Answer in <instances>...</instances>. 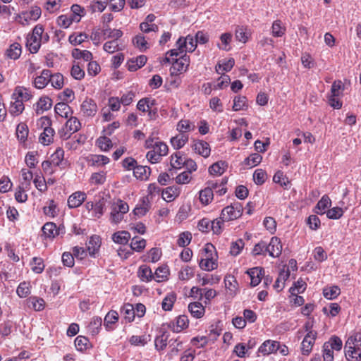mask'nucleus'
I'll list each match as a JSON object with an SVG mask.
<instances>
[{
	"instance_id": "nucleus-1",
	"label": "nucleus",
	"mask_w": 361,
	"mask_h": 361,
	"mask_svg": "<svg viewBox=\"0 0 361 361\" xmlns=\"http://www.w3.org/2000/svg\"><path fill=\"white\" fill-rule=\"evenodd\" d=\"M344 350L348 361H361V332L355 333L348 338Z\"/></svg>"
},
{
	"instance_id": "nucleus-2",
	"label": "nucleus",
	"mask_w": 361,
	"mask_h": 361,
	"mask_svg": "<svg viewBox=\"0 0 361 361\" xmlns=\"http://www.w3.org/2000/svg\"><path fill=\"white\" fill-rule=\"evenodd\" d=\"M227 181L228 180L226 178H224L221 180V183L219 184V186L221 187V188L219 190H217V187L219 185L217 181L209 182L208 186L200 191L199 198L200 202L205 205L211 202L214 197V190L220 196L224 195L227 190L226 188L225 187V185L227 183Z\"/></svg>"
},
{
	"instance_id": "nucleus-3",
	"label": "nucleus",
	"mask_w": 361,
	"mask_h": 361,
	"mask_svg": "<svg viewBox=\"0 0 361 361\" xmlns=\"http://www.w3.org/2000/svg\"><path fill=\"white\" fill-rule=\"evenodd\" d=\"M168 150V146L165 143L157 142L154 148L147 153L146 157L152 164L158 163L161 161V157L167 154Z\"/></svg>"
},
{
	"instance_id": "nucleus-4",
	"label": "nucleus",
	"mask_w": 361,
	"mask_h": 361,
	"mask_svg": "<svg viewBox=\"0 0 361 361\" xmlns=\"http://www.w3.org/2000/svg\"><path fill=\"white\" fill-rule=\"evenodd\" d=\"M197 44L195 37L190 35L186 37H180L176 42V46L178 47L180 53L194 51L197 47Z\"/></svg>"
},
{
	"instance_id": "nucleus-5",
	"label": "nucleus",
	"mask_w": 361,
	"mask_h": 361,
	"mask_svg": "<svg viewBox=\"0 0 361 361\" xmlns=\"http://www.w3.org/2000/svg\"><path fill=\"white\" fill-rule=\"evenodd\" d=\"M189 66V57L184 54L183 56L179 58L178 59H176L174 62H173V66L171 69L172 75H177L179 73L186 71L188 67Z\"/></svg>"
},
{
	"instance_id": "nucleus-6",
	"label": "nucleus",
	"mask_w": 361,
	"mask_h": 361,
	"mask_svg": "<svg viewBox=\"0 0 361 361\" xmlns=\"http://www.w3.org/2000/svg\"><path fill=\"white\" fill-rule=\"evenodd\" d=\"M80 111L84 116L92 117L97 111V106L92 99H86L80 106Z\"/></svg>"
},
{
	"instance_id": "nucleus-7",
	"label": "nucleus",
	"mask_w": 361,
	"mask_h": 361,
	"mask_svg": "<svg viewBox=\"0 0 361 361\" xmlns=\"http://www.w3.org/2000/svg\"><path fill=\"white\" fill-rule=\"evenodd\" d=\"M282 251L281 240L277 237H272L269 244L267 243V253L272 257H278Z\"/></svg>"
},
{
	"instance_id": "nucleus-8",
	"label": "nucleus",
	"mask_w": 361,
	"mask_h": 361,
	"mask_svg": "<svg viewBox=\"0 0 361 361\" xmlns=\"http://www.w3.org/2000/svg\"><path fill=\"white\" fill-rule=\"evenodd\" d=\"M246 273L250 277V285L253 287L257 286L264 275V270L262 267H256L249 269Z\"/></svg>"
},
{
	"instance_id": "nucleus-9",
	"label": "nucleus",
	"mask_w": 361,
	"mask_h": 361,
	"mask_svg": "<svg viewBox=\"0 0 361 361\" xmlns=\"http://www.w3.org/2000/svg\"><path fill=\"white\" fill-rule=\"evenodd\" d=\"M192 149L204 158L210 155L211 149L208 142L204 140L195 141L192 145Z\"/></svg>"
},
{
	"instance_id": "nucleus-10",
	"label": "nucleus",
	"mask_w": 361,
	"mask_h": 361,
	"mask_svg": "<svg viewBox=\"0 0 361 361\" xmlns=\"http://www.w3.org/2000/svg\"><path fill=\"white\" fill-rule=\"evenodd\" d=\"M150 207L151 204L148 197H143L140 200V203L136 205L133 212L135 216L141 217L148 212Z\"/></svg>"
},
{
	"instance_id": "nucleus-11",
	"label": "nucleus",
	"mask_w": 361,
	"mask_h": 361,
	"mask_svg": "<svg viewBox=\"0 0 361 361\" xmlns=\"http://www.w3.org/2000/svg\"><path fill=\"white\" fill-rule=\"evenodd\" d=\"M86 194L83 192L78 191L73 193L68 199V206L69 208H77L80 206L86 199Z\"/></svg>"
},
{
	"instance_id": "nucleus-12",
	"label": "nucleus",
	"mask_w": 361,
	"mask_h": 361,
	"mask_svg": "<svg viewBox=\"0 0 361 361\" xmlns=\"http://www.w3.org/2000/svg\"><path fill=\"white\" fill-rule=\"evenodd\" d=\"M51 76V71L49 69H44L42 71L41 75L37 76L34 81V86L37 89H43L49 83V78Z\"/></svg>"
},
{
	"instance_id": "nucleus-13",
	"label": "nucleus",
	"mask_w": 361,
	"mask_h": 361,
	"mask_svg": "<svg viewBox=\"0 0 361 361\" xmlns=\"http://www.w3.org/2000/svg\"><path fill=\"white\" fill-rule=\"evenodd\" d=\"M52 106V101L49 97H42L35 105V110L37 115L48 111Z\"/></svg>"
},
{
	"instance_id": "nucleus-14",
	"label": "nucleus",
	"mask_w": 361,
	"mask_h": 361,
	"mask_svg": "<svg viewBox=\"0 0 361 361\" xmlns=\"http://www.w3.org/2000/svg\"><path fill=\"white\" fill-rule=\"evenodd\" d=\"M279 347L280 343L279 342L268 340L262 343L259 348V351L264 355H269L279 350Z\"/></svg>"
},
{
	"instance_id": "nucleus-15",
	"label": "nucleus",
	"mask_w": 361,
	"mask_h": 361,
	"mask_svg": "<svg viewBox=\"0 0 361 361\" xmlns=\"http://www.w3.org/2000/svg\"><path fill=\"white\" fill-rule=\"evenodd\" d=\"M317 337V336L305 335L301 343V351L302 355H308L310 353Z\"/></svg>"
},
{
	"instance_id": "nucleus-16",
	"label": "nucleus",
	"mask_w": 361,
	"mask_h": 361,
	"mask_svg": "<svg viewBox=\"0 0 361 361\" xmlns=\"http://www.w3.org/2000/svg\"><path fill=\"white\" fill-rule=\"evenodd\" d=\"M188 310L191 315L197 319L202 317L205 312L204 307L200 302H190L188 305Z\"/></svg>"
},
{
	"instance_id": "nucleus-17",
	"label": "nucleus",
	"mask_w": 361,
	"mask_h": 361,
	"mask_svg": "<svg viewBox=\"0 0 361 361\" xmlns=\"http://www.w3.org/2000/svg\"><path fill=\"white\" fill-rule=\"evenodd\" d=\"M101 245L100 238L98 235L92 236L88 242L87 250L91 257H94Z\"/></svg>"
},
{
	"instance_id": "nucleus-18",
	"label": "nucleus",
	"mask_w": 361,
	"mask_h": 361,
	"mask_svg": "<svg viewBox=\"0 0 361 361\" xmlns=\"http://www.w3.org/2000/svg\"><path fill=\"white\" fill-rule=\"evenodd\" d=\"M331 201L328 195H324L321 200L317 202L314 212L315 213L322 215L326 213V209L331 206Z\"/></svg>"
},
{
	"instance_id": "nucleus-19",
	"label": "nucleus",
	"mask_w": 361,
	"mask_h": 361,
	"mask_svg": "<svg viewBox=\"0 0 361 361\" xmlns=\"http://www.w3.org/2000/svg\"><path fill=\"white\" fill-rule=\"evenodd\" d=\"M137 275L143 282H149L154 279V274L149 267L142 265L139 267Z\"/></svg>"
},
{
	"instance_id": "nucleus-20",
	"label": "nucleus",
	"mask_w": 361,
	"mask_h": 361,
	"mask_svg": "<svg viewBox=\"0 0 361 361\" xmlns=\"http://www.w3.org/2000/svg\"><path fill=\"white\" fill-rule=\"evenodd\" d=\"M54 111L56 114L66 118L71 116L73 113L71 106L64 102H59L56 104L54 107Z\"/></svg>"
},
{
	"instance_id": "nucleus-21",
	"label": "nucleus",
	"mask_w": 361,
	"mask_h": 361,
	"mask_svg": "<svg viewBox=\"0 0 361 361\" xmlns=\"http://www.w3.org/2000/svg\"><path fill=\"white\" fill-rule=\"evenodd\" d=\"M12 99H14V102H11V105L9 107V112L13 116H18L20 115L24 110V104L22 100L18 99V97H12Z\"/></svg>"
},
{
	"instance_id": "nucleus-22",
	"label": "nucleus",
	"mask_w": 361,
	"mask_h": 361,
	"mask_svg": "<svg viewBox=\"0 0 361 361\" xmlns=\"http://www.w3.org/2000/svg\"><path fill=\"white\" fill-rule=\"evenodd\" d=\"M188 141V135L180 133L171 137V144L176 149L182 148Z\"/></svg>"
},
{
	"instance_id": "nucleus-23",
	"label": "nucleus",
	"mask_w": 361,
	"mask_h": 361,
	"mask_svg": "<svg viewBox=\"0 0 361 361\" xmlns=\"http://www.w3.org/2000/svg\"><path fill=\"white\" fill-rule=\"evenodd\" d=\"M12 97H18V99L22 101H28L32 98V96L29 89L24 87L18 86L16 87L14 92L12 94Z\"/></svg>"
},
{
	"instance_id": "nucleus-24",
	"label": "nucleus",
	"mask_w": 361,
	"mask_h": 361,
	"mask_svg": "<svg viewBox=\"0 0 361 361\" xmlns=\"http://www.w3.org/2000/svg\"><path fill=\"white\" fill-rule=\"evenodd\" d=\"M121 312L123 315L125 320L128 322H132L135 319V307L130 303L125 304L121 309Z\"/></svg>"
},
{
	"instance_id": "nucleus-25",
	"label": "nucleus",
	"mask_w": 361,
	"mask_h": 361,
	"mask_svg": "<svg viewBox=\"0 0 361 361\" xmlns=\"http://www.w3.org/2000/svg\"><path fill=\"white\" fill-rule=\"evenodd\" d=\"M104 39L111 38L112 40H118L123 35V32L118 29H111L109 26L104 27L102 30Z\"/></svg>"
},
{
	"instance_id": "nucleus-26",
	"label": "nucleus",
	"mask_w": 361,
	"mask_h": 361,
	"mask_svg": "<svg viewBox=\"0 0 361 361\" xmlns=\"http://www.w3.org/2000/svg\"><path fill=\"white\" fill-rule=\"evenodd\" d=\"M54 134L55 131L51 127L44 128L39 136V142L44 145H49L53 141Z\"/></svg>"
},
{
	"instance_id": "nucleus-27",
	"label": "nucleus",
	"mask_w": 361,
	"mask_h": 361,
	"mask_svg": "<svg viewBox=\"0 0 361 361\" xmlns=\"http://www.w3.org/2000/svg\"><path fill=\"white\" fill-rule=\"evenodd\" d=\"M112 240L118 244L126 245L130 238V234L126 231H118L112 235Z\"/></svg>"
},
{
	"instance_id": "nucleus-28",
	"label": "nucleus",
	"mask_w": 361,
	"mask_h": 361,
	"mask_svg": "<svg viewBox=\"0 0 361 361\" xmlns=\"http://www.w3.org/2000/svg\"><path fill=\"white\" fill-rule=\"evenodd\" d=\"M72 56L75 59H82L84 61H90L92 59V54L88 50H80L75 48L72 51Z\"/></svg>"
},
{
	"instance_id": "nucleus-29",
	"label": "nucleus",
	"mask_w": 361,
	"mask_h": 361,
	"mask_svg": "<svg viewBox=\"0 0 361 361\" xmlns=\"http://www.w3.org/2000/svg\"><path fill=\"white\" fill-rule=\"evenodd\" d=\"M189 320L186 315H180L176 319L175 323L173 324V331L175 332H180L188 326Z\"/></svg>"
},
{
	"instance_id": "nucleus-30",
	"label": "nucleus",
	"mask_w": 361,
	"mask_h": 361,
	"mask_svg": "<svg viewBox=\"0 0 361 361\" xmlns=\"http://www.w3.org/2000/svg\"><path fill=\"white\" fill-rule=\"evenodd\" d=\"M186 157L181 154V152H178L171 156V166L174 169H180L184 166Z\"/></svg>"
},
{
	"instance_id": "nucleus-31",
	"label": "nucleus",
	"mask_w": 361,
	"mask_h": 361,
	"mask_svg": "<svg viewBox=\"0 0 361 361\" xmlns=\"http://www.w3.org/2000/svg\"><path fill=\"white\" fill-rule=\"evenodd\" d=\"M41 39L35 38L30 35L28 36L27 38L26 46L28 48L30 53L35 54L39 49L41 47Z\"/></svg>"
},
{
	"instance_id": "nucleus-32",
	"label": "nucleus",
	"mask_w": 361,
	"mask_h": 361,
	"mask_svg": "<svg viewBox=\"0 0 361 361\" xmlns=\"http://www.w3.org/2000/svg\"><path fill=\"white\" fill-rule=\"evenodd\" d=\"M118 319V314L116 311L109 312L104 317V324L108 331L111 330L113 328L112 324L116 323Z\"/></svg>"
},
{
	"instance_id": "nucleus-33",
	"label": "nucleus",
	"mask_w": 361,
	"mask_h": 361,
	"mask_svg": "<svg viewBox=\"0 0 361 361\" xmlns=\"http://www.w3.org/2000/svg\"><path fill=\"white\" fill-rule=\"evenodd\" d=\"M42 11L38 6L32 7L30 10L23 13L25 20H37L41 16Z\"/></svg>"
},
{
	"instance_id": "nucleus-34",
	"label": "nucleus",
	"mask_w": 361,
	"mask_h": 361,
	"mask_svg": "<svg viewBox=\"0 0 361 361\" xmlns=\"http://www.w3.org/2000/svg\"><path fill=\"white\" fill-rule=\"evenodd\" d=\"M290 273L288 271H281L279 273V275L277 279L274 284V288L278 291H281L284 288L285 281L289 278Z\"/></svg>"
},
{
	"instance_id": "nucleus-35",
	"label": "nucleus",
	"mask_w": 361,
	"mask_h": 361,
	"mask_svg": "<svg viewBox=\"0 0 361 361\" xmlns=\"http://www.w3.org/2000/svg\"><path fill=\"white\" fill-rule=\"evenodd\" d=\"M21 46L18 43L12 44L6 51V56L13 60L18 59L21 54Z\"/></svg>"
},
{
	"instance_id": "nucleus-36",
	"label": "nucleus",
	"mask_w": 361,
	"mask_h": 361,
	"mask_svg": "<svg viewBox=\"0 0 361 361\" xmlns=\"http://www.w3.org/2000/svg\"><path fill=\"white\" fill-rule=\"evenodd\" d=\"M44 235L47 238H54L59 235L56 225L52 222L46 223L42 227Z\"/></svg>"
},
{
	"instance_id": "nucleus-37",
	"label": "nucleus",
	"mask_w": 361,
	"mask_h": 361,
	"mask_svg": "<svg viewBox=\"0 0 361 361\" xmlns=\"http://www.w3.org/2000/svg\"><path fill=\"white\" fill-rule=\"evenodd\" d=\"M227 164L226 161H220L213 164L209 168V172L212 175H221L226 170Z\"/></svg>"
},
{
	"instance_id": "nucleus-38",
	"label": "nucleus",
	"mask_w": 361,
	"mask_h": 361,
	"mask_svg": "<svg viewBox=\"0 0 361 361\" xmlns=\"http://www.w3.org/2000/svg\"><path fill=\"white\" fill-rule=\"evenodd\" d=\"M176 300V295L174 293H168L164 298L161 307L165 311H170L172 310L173 304Z\"/></svg>"
},
{
	"instance_id": "nucleus-39",
	"label": "nucleus",
	"mask_w": 361,
	"mask_h": 361,
	"mask_svg": "<svg viewBox=\"0 0 361 361\" xmlns=\"http://www.w3.org/2000/svg\"><path fill=\"white\" fill-rule=\"evenodd\" d=\"M49 80L51 86L55 89H61L64 85L63 76L59 73L54 74L51 73V76L49 78Z\"/></svg>"
},
{
	"instance_id": "nucleus-40",
	"label": "nucleus",
	"mask_w": 361,
	"mask_h": 361,
	"mask_svg": "<svg viewBox=\"0 0 361 361\" xmlns=\"http://www.w3.org/2000/svg\"><path fill=\"white\" fill-rule=\"evenodd\" d=\"M235 209L232 207V205H229L224 208L221 213V219H223V221H231L233 219H238V216H235Z\"/></svg>"
},
{
	"instance_id": "nucleus-41",
	"label": "nucleus",
	"mask_w": 361,
	"mask_h": 361,
	"mask_svg": "<svg viewBox=\"0 0 361 361\" xmlns=\"http://www.w3.org/2000/svg\"><path fill=\"white\" fill-rule=\"evenodd\" d=\"M247 99L245 96H238L233 99V109L235 111L244 110L247 108Z\"/></svg>"
},
{
	"instance_id": "nucleus-42",
	"label": "nucleus",
	"mask_w": 361,
	"mask_h": 361,
	"mask_svg": "<svg viewBox=\"0 0 361 361\" xmlns=\"http://www.w3.org/2000/svg\"><path fill=\"white\" fill-rule=\"evenodd\" d=\"M30 264L31 266L32 271L36 274L42 273L44 271L45 267L43 259L37 257H35L32 259Z\"/></svg>"
},
{
	"instance_id": "nucleus-43",
	"label": "nucleus",
	"mask_w": 361,
	"mask_h": 361,
	"mask_svg": "<svg viewBox=\"0 0 361 361\" xmlns=\"http://www.w3.org/2000/svg\"><path fill=\"white\" fill-rule=\"evenodd\" d=\"M133 173L137 178L147 179L150 175V168L148 166H136Z\"/></svg>"
},
{
	"instance_id": "nucleus-44",
	"label": "nucleus",
	"mask_w": 361,
	"mask_h": 361,
	"mask_svg": "<svg viewBox=\"0 0 361 361\" xmlns=\"http://www.w3.org/2000/svg\"><path fill=\"white\" fill-rule=\"evenodd\" d=\"M169 336L166 332H163L161 335L157 336L154 340L155 348L157 350H164L167 345Z\"/></svg>"
},
{
	"instance_id": "nucleus-45",
	"label": "nucleus",
	"mask_w": 361,
	"mask_h": 361,
	"mask_svg": "<svg viewBox=\"0 0 361 361\" xmlns=\"http://www.w3.org/2000/svg\"><path fill=\"white\" fill-rule=\"evenodd\" d=\"M199 265L202 269L205 271H212L216 267L215 261L210 257V255H207L205 259H202Z\"/></svg>"
},
{
	"instance_id": "nucleus-46",
	"label": "nucleus",
	"mask_w": 361,
	"mask_h": 361,
	"mask_svg": "<svg viewBox=\"0 0 361 361\" xmlns=\"http://www.w3.org/2000/svg\"><path fill=\"white\" fill-rule=\"evenodd\" d=\"M29 130L25 123H20L16 128V135L20 142H25L27 140Z\"/></svg>"
},
{
	"instance_id": "nucleus-47",
	"label": "nucleus",
	"mask_w": 361,
	"mask_h": 361,
	"mask_svg": "<svg viewBox=\"0 0 361 361\" xmlns=\"http://www.w3.org/2000/svg\"><path fill=\"white\" fill-rule=\"evenodd\" d=\"M341 293L340 288L336 286H331L323 290L324 296L328 300H333L337 298Z\"/></svg>"
},
{
	"instance_id": "nucleus-48",
	"label": "nucleus",
	"mask_w": 361,
	"mask_h": 361,
	"mask_svg": "<svg viewBox=\"0 0 361 361\" xmlns=\"http://www.w3.org/2000/svg\"><path fill=\"white\" fill-rule=\"evenodd\" d=\"M81 124L76 117L71 116L66 123V128L71 133H75L80 129Z\"/></svg>"
},
{
	"instance_id": "nucleus-49",
	"label": "nucleus",
	"mask_w": 361,
	"mask_h": 361,
	"mask_svg": "<svg viewBox=\"0 0 361 361\" xmlns=\"http://www.w3.org/2000/svg\"><path fill=\"white\" fill-rule=\"evenodd\" d=\"M306 283L303 280L299 279L294 283L293 286L290 288L289 292L291 295H296L298 293H303L306 289Z\"/></svg>"
},
{
	"instance_id": "nucleus-50",
	"label": "nucleus",
	"mask_w": 361,
	"mask_h": 361,
	"mask_svg": "<svg viewBox=\"0 0 361 361\" xmlns=\"http://www.w3.org/2000/svg\"><path fill=\"white\" fill-rule=\"evenodd\" d=\"M169 274V269L166 266L158 267L154 274V279L157 282L164 281Z\"/></svg>"
},
{
	"instance_id": "nucleus-51",
	"label": "nucleus",
	"mask_w": 361,
	"mask_h": 361,
	"mask_svg": "<svg viewBox=\"0 0 361 361\" xmlns=\"http://www.w3.org/2000/svg\"><path fill=\"white\" fill-rule=\"evenodd\" d=\"M102 320L99 317H94L92 319L88 325V329L92 335L97 334L102 326Z\"/></svg>"
},
{
	"instance_id": "nucleus-52",
	"label": "nucleus",
	"mask_w": 361,
	"mask_h": 361,
	"mask_svg": "<svg viewBox=\"0 0 361 361\" xmlns=\"http://www.w3.org/2000/svg\"><path fill=\"white\" fill-rule=\"evenodd\" d=\"M150 336H132L130 338V343L135 346H144L150 340Z\"/></svg>"
},
{
	"instance_id": "nucleus-53",
	"label": "nucleus",
	"mask_w": 361,
	"mask_h": 361,
	"mask_svg": "<svg viewBox=\"0 0 361 361\" xmlns=\"http://www.w3.org/2000/svg\"><path fill=\"white\" fill-rule=\"evenodd\" d=\"M146 246V240L138 237L133 238L130 243V247L136 252H141Z\"/></svg>"
},
{
	"instance_id": "nucleus-54",
	"label": "nucleus",
	"mask_w": 361,
	"mask_h": 361,
	"mask_svg": "<svg viewBox=\"0 0 361 361\" xmlns=\"http://www.w3.org/2000/svg\"><path fill=\"white\" fill-rule=\"evenodd\" d=\"M225 286L229 290L231 294H235L238 289V282L233 276H226L225 280Z\"/></svg>"
},
{
	"instance_id": "nucleus-55",
	"label": "nucleus",
	"mask_w": 361,
	"mask_h": 361,
	"mask_svg": "<svg viewBox=\"0 0 361 361\" xmlns=\"http://www.w3.org/2000/svg\"><path fill=\"white\" fill-rule=\"evenodd\" d=\"M88 38V35L86 33L80 32L78 35L72 34L68 37L69 42L73 45L80 44Z\"/></svg>"
},
{
	"instance_id": "nucleus-56",
	"label": "nucleus",
	"mask_w": 361,
	"mask_h": 361,
	"mask_svg": "<svg viewBox=\"0 0 361 361\" xmlns=\"http://www.w3.org/2000/svg\"><path fill=\"white\" fill-rule=\"evenodd\" d=\"M273 180L280 184L281 186L284 187L285 188H287L288 186L290 185V181L288 180V178L283 175V173L281 171H277L274 177Z\"/></svg>"
},
{
	"instance_id": "nucleus-57",
	"label": "nucleus",
	"mask_w": 361,
	"mask_h": 361,
	"mask_svg": "<svg viewBox=\"0 0 361 361\" xmlns=\"http://www.w3.org/2000/svg\"><path fill=\"white\" fill-rule=\"evenodd\" d=\"M192 240V234L190 232L185 231L181 233L179 236L178 239L177 240V244L180 247H185L188 245L190 244V241Z\"/></svg>"
},
{
	"instance_id": "nucleus-58",
	"label": "nucleus",
	"mask_w": 361,
	"mask_h": 361,
	"mask_svg": "<svg viewBox=\"0 0 361 361\" xmlns=\"http://www.w3.org/2000/svg\"><path fill=\"white\" fill-rule=\"evenodd\" d=\"M64 157V151L62 148H57L54 154L51 156V161L54 166H59L62 162Z\"/></svg>"
},
{
	"instance_id": "nucleus-59",
	"label": "nucleus",
	"mask_w": 361,
	"mask_h": 361,
	"mask_svg": "<svg viewBox=\"0 0 361 361\" xmlns=\"http://www.w3.org/2000/svg\"><path fill=\"white\" fill-rule=\"evenodd\" d=\"M232 35L229 32L224 33L221 35L220 39L221 44H218L219 49L225 51L230 50L229 44L231 42Z\"/></svg>"
},
{
	"instance_id": "nucleus-60",
	"label": "nucleus",
	"mask_w": 361,
	"mask_h": 361,
	"mask_svg": "<svg viewBox=\"0 0 361 361\" xmlns=\"http://www.w3.org/2000/svg\"><path fill=\"white\" fill-rule=\"evenodd\" d=\"M262 160V157L258 153L252 154L250 157H247L244 162L245 164L253 167L260 164Z\"/></svg>"
},
{
	"instance_id": "nucleus-61",
	"label": "nucleus",
	"mask_w": 361,
	"mask_h": 361,
	"mask_svg": "<svg viewBox=\"0 0 361 361\" xmlns=\"http://www.w3.org/2000/svg\"><path fill=\"white\" fill-rule=\"evenodd\" d=\"M325 343L330 345V348L335 351H340L343 347L341 339L336 336H331L329 340Z\"/></svg>"
},
{
	"instance_id": "nucleus-62",
	"label": "nucleus",
	"mask_w": 361,
	"mask_h": 361,
	"mask_svg": "<svg viewBox=\"0 0 361 361\" xmlns=\"http://www.w3.org/2000/svg\"><path fill=\"white\" fill-rule=\"evenodd\" d=\"M30 283L23 281L19 284L16 293L20 298H25L30 293Z\"/></svg>"
},
{
	"instance_id": "nucleus-63",
	"label": "nucleus",
	"mask_w": 361,
	"mask_h": 361,
	"mask_svg": "<svg viewBox=\"0 0 361 361\" xmlns=\"http://www.w3.org/2000/svg\"><path fill=\"white\" fill-rule=\"evenodd\" d=\"M271 33L274 37H279L285 33V28L280 20H275L271 27Z\"/></svg>"
},
{
	"instance_id": "nucleus-64",
	"label": "nucleus",
	"mask_w": 361,
	"mask_h": 361,
	"mask_svg": "<svg viewBox=\"0 0 361 361\" xmlns=\"http://www.w3.org/2000/svg\"><path fill=\"white\" fill-rule=\"evenodd\" d=\"M235 35L236 39L243 43H245L248 39L247 30L242 26H238L236 27Z\"/></svg>"
}]
</instances>
